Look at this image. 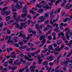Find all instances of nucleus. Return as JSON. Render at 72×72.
I'll use <instances>...</instances> for the list:
<instances>
[{"instance_id": "4c0bfd02", "label": "nucleus", "mask_w": 72, "mask_h": 72, "mask_svg": "<svg viewBox=\"0 0 72 72\" xmlns=\"http://www.w3.org/2000/svg\"><path fill=\"white\" fill-rule=\"evenodd\" d=\"M43 11V10H42L41 8L39 9V10L38 11V13H41V12H42Z\"/></svg>"}, {"instance_id": "ea45409f", "label": "nucleus", "mask_w": 72, "mask_h": 72, "mask_svg": "<svg viewBox=\"0 0 72 72\" xmlns=\"http://www.w3.org/2000/svg\"><path fill=\"white\" fill-rule=\"evenodd\" d=\"M30 13H32L33 14H35V12H34L32 10H30Z\"/></svg>"}, {"instance_id": "a19ab883", "label": "nucleus", "mask_w": 72, "mask_h": 72, "mask_svg": "<svg viewBox=\"0 0 72 72\" xmlns=\"http://www.w3.org/2000/svg\"><path fill=\"white\" fill-rule=\"evenodd\" d=\"M28 44L29 45H30V46H34V44L32 43H29Z\"/></svg>"}, {"instance_id": "c85d7f7f", "label": "nucleus", "mask_w": 72, "mask_h": 72, "mask_svg": "<svg viewBox=\"0 0 72 72\" xmlns=\"http://www.w3.org/2000/svg\"><path fill=\"white\" fill-rule=\"evenodd\" d=\"M54 57V56L53 55H52L51 56H50L49 57H48L46 58L47 60H48V59H49L50 58H53Z\"/></svg>"}, {"instance_id": "5fc2aeb1", "label": "nucleus", "mask_w": 72, "mask_h": 72, "mask_svg": "<svg viewBox=\"0 0 72 72\" xmlns=\"http://www.w3.org/2000/svg\"><path fill=\"white\" fill-rule=\"evenodd\" d=\"M27 8V6L25 5L24 6V9H26Z\"/></svg>"}, {"instance_id": "9b49d317", "label": "nucleus", "mask_w": 72, "mask_h": 72, "mask_svg": "<svg viewBox=\"0 0 72 72\" xmlns=\"http://www.w3.org/2000/svg\"><path fill=\"white\" fill-rule=\"evenodd\" d=\"M28 31L30 33H32L34 35H35L36 33V32L33 31L32 29V28H30L28 30Z\"/></svg>"}, {"instance_id": "69168bd1", "label": "nucleus", "mask_w": 72, "mask_h": 72, "mask_svg": "<svg viewBox=\"0 0 72 72\" xmlns=\"http://www.w3.org/2000/svg\"><path fill=\"white\" fill-rule=\"evenodd\" d=\"M43 45H44V44H41L39 46V48H41L42 47V46Z\"/></svg>"}, {"instance_id": "4d7b16f0", "label": "nucleus", "mask_w": 72, "mask_h": 72, "mask_svg": "<svg viewBox=\"0 0 72 72\" xmlns=\"http://www.w3.org/2000/svg\"><path fill=\"white\" fill-rule=\"evenodd\" d=\"M40 42L39 41H37L35 42L36 44H40Z\"/></svg>"}, {"instance_id": "de8ad7c7", "label": "nucleus", "mask_w": 72, "mask_h": 72, "mask_svg": "<svg viewBox=\"0 0 72 72\" xmlns=\"http://www.w3.org/2000/svg\"><path fill=\"white\" fill-rule=\"evenodd\" d=\"M64 48L65 50H68V49H69V48H68V47L65 46V47Z\"/></svg>"}, {"instance_id": "4be33fe9", "label": "nucleus", "mask_w": 72, "mask_h": 72, "mask_svg": "<svg viewBox=\"0 0 72 72\" xmlns=\"http://www.w3.org/2000/svg\"><path fill=\"white\" fill-rule=\"evenodd\" d=\"M60 35H61V36H64V33H63V32H60L58 33V37L59 38V37H60Z\"/></svg>"}, {"instance_id": "dca6fc26", "label": "nucleus", "mask_w": 72, "mask_h": 72, "mask_svg": "<svg viewBox=\"0 0 72 72\" xmlns=\"http://www.w3.org/2000/svg\"><path fill=\"white\" fill-rule=\"evenodd\" d=\"M69 3L67 4L65 7V8L66 9H69V8H71V7L72 6V5H71L70 6H69Z\"/></svg>"}, {"instance_id": "7ed1b4c3", "label": "nucleus", "mask_w": 72, "mask_h": 72, "mask_svg": "<svg viewBox=\"0 0 72 72\" xmlns=\"http://www.w3.org/2000/svg\"><path fill=\"white\" fill-rule=\"evenodd\" d=\"M26 24H27V22H25V23H21V25L22 26H19V24H16L15 27H17V28H19L21 30L22 29L23 26H24V28L26 27Z\"/></svg>"}, {"instance_id": "2f4dec72", "label": "nucleus", "mask_w": 72, "mask_h": 72, "mask_svg": "<svg viewBox=\"0 0 72 72\" xmlns=\"http://www.w3.org/2000/svg\"><path fill=\"white\" fill-rule=\"evenodd\" d=\"M52 14H53V12H52L51 13H50V17L51 18H53L54 17V16H53L52 15Z\"/></svg>"}, {"instance_id": "bf43d9fd", "label": "nucleus", "mask_w": 72, "mask_h": 72, "mask_svg": "<svg viewBox=\"0 0 72 72\" xmlns=\"http://www.w3.org/2000/svg\"><path fill=\"white\" fill-rule=\"evenodd\" d=\"M23 44H24L23 42H21L20 43H19V44L21 45H23Z\"/></svg>"}, {"instance_id": "473e14b6", "label": "nucleus", "mask_w": 72, "mask_h": 72, "mask_svg": "<svg viewBox=\"0 0 72 72\" xmlns=\"http://www.w3.org/2000/svg\"><path fill=\"white\" fill-rule=\"evenodd\" d=\"M55 26H56V28H57L58 26V24H56L55 23L53 25V27H55Z\"/></svg>"}, {"instance_id": "8fccbe9b", "label": "nucleus", "mask_w": 72, "mask_h": 72, "mask_svg": "<svg viewBox=\"0 0 72 72\" xmlns=\"http://www.w3.org/2000/svg\"><path fill=\"white\" fill-rule=\"evenodd\" d=\"M60 58V57H58V58H57V60H56V62L57 63H58V60H59V59Z\"/></svg>"}, {"instance_id": "0e129e2a", "label": "nucleus", "mask_w": 72, "mask_h": 72, "mask_svg": "<svg viewBox=\"0 0 72 72\" xmlns=\"http://www.w3.org/2000/svg\"><path fill=\"white\" fill-rule=\"evenodd\" d=\"M7 32L8 33H10L11 32L10 30H8L7 31Z\"/></svg>"}, {"instance_id": "c756f323", "label": "nucleus", "mask_w": 72, "mask_h": 72, "mask_svg": "<svg viewBox=\"0 0 72 72\" xmlns=\"http://www.w3.org/2000/svg\"><path fill=\"white\" fill-rule=\"evenodd\" d=\"M12 50V49L11 48H7V51L8 52V53H9L10 51H11Z\"/></svg>"}, {"instance_id": "f3484780", "label": "nucleus", "mask_w": 72, "mask_h": 72, "mask_svg": "<svg viewBox=\"0 0 72 72\" xmlns=\"http://www.w3.org/2000/svg\"><path fill=\"white\" fill-rule=\"evenodd\" d=\"M64 46V45H61V47L59 49H55V50L56 51H60V49H62Z\"/></svg>"}, {"instance_id": "5701e85b", "label": "nucleus", "mask_w": 72, "mask_h": 72, "mask_svg": "<svg viewBox=\"0 0 72 72\" xmlns=\"http://www.w3.org/2000/svg\"><path fill=\"white\" fill-rule=\"evenodd\" d=\"M69 62V63H72V61L71 60V62L69 61V58H66V62H65V64H67V63H68Z\"/></svg>"}, {"instance_id": "2eb2a0df", "label": "nucleus", "mask_w": 72, "mask_h": 72, "mask_svg": "<svg viewBox=\"0 0 72 72\" xmlns=\"http://www.w3.org/2000/svg\"><path fill=\"white\" fill-rule=\"evenodd\" d=\"M10 37L9 38V40H8V41H7V43L8 44H10V43L11 42V43L12 44H13V42H13V41L12 40H10Z\"/></svg>"}, {"instance_id": "aec40b11", "label": "nucleus", "mask_w": 72, "mask_h": 72, "mask_svg": "<svg viewBox=\"0 0 72 72\" xmlns=\"http://www.w3.org/2000/svg\"><path fill=\"white\" fill-rule=\"evenodd\" d=\"M45 68H47L46 70H48V72H50V70H51V68L50 67V68H48V66H45Z\"/></svg>"}, {"instance_id": "cd10ccee", "label": "nucleus", "mask_w": 72, "mask_h": 72, "mask_svg": "<svg viewBox=\"0 0 72 72\" xmlns=\"http://www.w3.org/2000/svg\"><path fill=\"white\" fill-rule=\"evenodd\" d=\"M44 8L46 9H50V8H51V7H48V6L47 5L45 7H44Z\"/></svg>"}, {"instance_id": "864d4df0", "label": "nucleus", "mask_w": 72, "mask_h": 72, "mask_svg": "<svg viewBox=\"0 0 72 72\" xmlns=\"http://www.w3.org/2000/svg\"><path fill=\"white\" fill-rule=\"evenodd\" d=\"M62 39H63V40H66V39L65 38V37L64 36H63L62 37Z\"/></svg>"}, {"instance_id": "39448f33", "label": "nucleus", "mask_w": 72, "mask_h": 72, "mask_svg": "<svg viewBox=\"0 0 72 72\" xmlns=\"http://www.w3.org/2000/svg\"><path fill=\"white\" fill-rule=\"evenodd\" d=\"M45 27V25H44L43 24H42L40 26V27L39 28V24H37L35 25V27L36 28V29H37L39 31V33H40V34H41V32L40 30H39L38 29H39V28L41 29L43 27Z\"/></svg>"}, {"instance_id": "e2e57ef3", "label": "nucleus", "mask_w": 72, "mask_h": 72, "mask_svg": "<svg viewBox=\"0 0 72 72\" xmlns=\"http://www.w3.org/2000/svg\"><path fill=\"white\" fill-rule=\"evenodd\" d=\"M57 45L55 43H54L53 44V46L54 47H55V46H57Z\"/></svg>"}, {"instance_id": "49530a36", "label": "nucleus", "mask_w": 72, "mask_h": 72, "mask_svg": "<svg viewBox=\"0 0 72 72\" xmlns=\"http://www.w3.org/2000/svg\"><path fill=\"white\" fill-rule=\"evenodd\" d=\"M53 62H50L49 63V65L50 66H53Z\"/></svg>"}, {"instance_id": "b1692460", "label": "nucleus", "mask_w": 72, "mask_h": 72, "mask_svg": "<svg viewBox=\"0 0 72 72\" xmlns=\"http://www.w3.org/2000/svg\"><path fill=\"white\" fill-rule=\"evenodd\" d=\"M60 8H58V9L57 11H55L54 12V13L55 14H57V13H59L60 12Z\"/></svg>"}, {"instance_id": "1a4fd4ad", "label": "nucleus", "mask_w": 72, "mask_h": 72, "mask_svg": "<svg viewBox=\"0 0 72 72\" xmlns=\"http://www.w3.org/2000/svg\"><path fill=\"white\" fill-rule=\"evenodd\" d=\"M69 17H70L69 19L67 18H66L63 20L64 22H67L68 20V21H70V20H71V19H72V16H70Z\"/></svg>"}, {"instance_id": "a211bd4d", "label": "nucleus", "mask_w": 72, "mask_h": 72, "mask_svg": "<svg viewBox=\"0 0 72 72\" xmlns=\"http://www.w3.org/2000/svg\"><path fill=\"white\" fill-rule=\"evenodd\" d=\"M58 21V20L56 19V20H53L52 21V20H51L50 21V23H51V24H53V23H54V22H57V21Z\"/></svg>"}, {"instance_id": "f257e3e1", "label": "nucleus", "mask_w": 72, "mask_h": 72, "mask_svg": "<svg viewBox=\"0 0 72 72\" xmlns=\"http://www.w3.org/2000/svg\"><path fill=\"white\" fill-rule=\"evenodd\" d=\"M13 60H14L13 59H10V60L9 63L10 64L12 65H15V64H18L19 65L20 64L21 62H23V59H21L20 60V62H19V60H17L15 62V63L13 64Z\"/></svg>"}, {"instance_id": "6ab92c4d", "label": "nucleus", "mask_w": 72, "mask_h": 72, "mask_svg": "<svg viewBox=\"0 0 72 72\" xmlns=\"http://www.w3.org/2000/svg\"><path fill=\"white\" fill-rule=\"evenodd\" d=\"M50 27H52V26L48 25L47 26V27H46V28L44 29V31H46V30H48V28H50Z\"/></svg>"}, {"instance_id": "603ef678", "label": "nucleus", "mask_w": 72, "mask_h": 72, "mask_svg": "<svg viewBox=\"0 0 72 72\" xmlns=\"http://www.w3.org/2000/svg\"><path fill=\"white\" fill-rule=\"evenodd\" d=\"M35 52L32 53H31V55H32V56H33L35 55Z\"/></svg>"}, {"instance_id": "052dcab7", "label": "nucleus", "mask_w": 72, "mask_h": 72, "mask_svg": "<svg viewBox=\"0 0 72 72\" xmlns=\"http://www.w3.org/2000/svg\"><path fill=\"white\" fill-rule=\"evenodd\" d=\"M27 17L29 18H31V15H28L27 16Z\"/></svg>"}, {"instance_id": "c9c22d12", "label": "nucleus", "mask_w": 72, "mask_h": 72, "mask_svg": "<svg viewBox=\"0 0 72 72\" xmlns=\"http://www.w3.org/2000/svg\"><path fill=\"white\" fill-rule=\"evenodd\" d=\"M59 2H62V1L60 0L59 1H56V3H55V5L57 6V3H59Z\"/></svg>"}, {"instance_id": "774afa93", "label": "nucleus", "mask_w": 72, "mask_h": 72, "mask_svg": "<svg viewBox=\"0 0 72 72\" xmlns=\"http://www.w3.org/2000/svg\"><path fill=\"white\" fill-rule=\"evenodd\" d=\"M62 15H64V14H65V13L64 12H62Z\"/></svg>"}, {"instance_id": "09e8293b", "label": "nucleus", "mask_w": 72, "mask_h": 72, "mask_svg": "<svg viewBox=\"0 0 72 72\" xmlns=\"http://www.w3.org/2000/svg\"><path fill=\"white\" fill-rule=\"evenodd\" d=\"M3 22H1V23H0V28H1L2 27H3Z\"/></svg>"}, {"instance_id": "3c124183", "label": "nucleus", "mask_w": 72, "mask_h": 72, "mask_svg": "<svg viewBox=\"0 0 72 72\" xmlns=\"http://www.w3.org/2000/svg\"><path fill=\"white\" fill-rule=\"evenodd\" d=\"M56 35V34L55 33H52V36H55Z\"/></svg>"}, {"instance_id": "a18cd8bd", "label": "nucleus", "mask_w": 72, "mask_h": 72, "mask_svg": "<svg viewBox=\"0 0 72 72\" xmlns=\"http://www.w3.org/2000/svg\"><path fill=\"white\" fill-rule=\"evenodd\" d=\"M15 46H16V47H17V48L19 47V45L18 44H17V43H15L14 44Z\"/></svg>"}, {"instance_id": "a878e982", "label": "nucleus", "mask_w": 72, "mask_h": 72, "mask_svg": "<svg viewBox=\"0 0 72 72\" xmlns=\"http://www.w3.org/2000/svg\"><path fill=\"white\" fill-rule=\"evenodd\" d=\"M26 15H27V13H25L24 14H22L21 15V16L22 18H24L26 17Z\"/></svg>"}, {"instance_id": "4468645a", "label": "nucleus", "mask_w": 72, "mask_h": 72, "mask_svg": "<svg viewBox=\"0 0 72 72\" xmlns=\"http://www.w3.org/2000/svg\"><path fill=\"white\" fill-rule=\"evenodd\" d=\"M24 58L25 59H27L28 61H32V60H33V58L30 59L29 58L26 56H24Z\"/></svg>"}, {"instance_id": "bb28decb", "label": "nucleus", "mask_w": 72, "mask_h": 72, "mask_svg": "<svg viewBox=\"0 0 72 72\" xmlns=\"http://www.w3.org/2000/svg\"><path fill=\"white\" fill-rule=\"evenodd\" d=\"M48 51V49L47 48H46L45 50H43L42 51V53H45Z\"/></svg>"}, {"instance_id": "7c9ffc66", "label": "nucleus", "mask_w": 72, "mask_h": 72, "mask_svg": "<svg viewBox=\"0 0 72 72\" xmlns=\"http://www.w3.org/2000/svg\"><path fill=\"white\" fill-rule=\"evenodd\" d=\"M17 37H15L13 38V40H14V42H17V40H16L17 39Z\"/></svg>"}, {"instance_id": "20e7f679", "label": "nucleus", "mask_w": 72, "mask_h": 72, "mask_svg": "<svg viewBox=\"0 0 72 72\" xmlns=\"http://www.w3.org/2000/svg\"><path fill=\"white\" fill-rule=\"evenodd\" d=\"M32 36V34L31 33L30 35H29L28 37L27 38H26L25 35H23L21 33L19 35V37H22L23 39L24 40H26L27 39V40H28L29 39V38L30 37V36Z\"/></svg>"}, {"instance_id": "f704fd0d", "label": "nucleus", "mask_w": 72, "mask_h": 72, "mask_svg": "<svg viewBox=\"0 0 72 72\" xmlns=\"http://www.w3.org/2000/svg\"><path fill=\"white\" fill-rule=\"evenodd\" d=\"M43 65H47L48 64V63L47 61H45L43 63Z\"/></svg>"}, {"instance_id": "79ce46f5", "label": "nucleus", "mask_w": 72, "mask_h": 72, "mask_svg": "<svg viewBox=\"0 0 72 72\" xmlns=\"http://www.w3.org/2000/svg\"><path fill=\"white\" fill-rule=\"evenodd\" d=\"M47 1H48V0H47ZM50 1L51 3H55V0H49Z\"/></svg>"}, {"instance_id": "0eeeda50", "label": "nucleus", "mask_w": 72, "mask_h": 72, "mask_svg": "<svg viewBox=\"0 0 72 72\" xmlns=\"http://www.w3.org/2000/svg\"><path fill=\"white\" fill-rule=\"evenodd\" d=\"M66 37L67 39L68 40L69 39V36H71V35H72V33L71 32H66Z\"/></svg>"}, {"instance_id": "423d86ee", "label": "nucleus", "mask_w": 72, "mask_h": 72, "mask_svg": "<svg viewBox=\"0 0 72 72\" xmlns=\"http://www.w3.org/2000/svg\"><path fill=\"white\" fill-rule=\"evenodd\" d=\"M35 68H36V66H31L30 67V69L31 70V72H34L35 70ZM35 72H39V71L37 69H36L35 71Z\"/></svg>"}, {"instance_id": "338daca9", "label": "nucleus", "mask_w": 72, "mask_h": 72, "mask_svg": "<svg viewBox=\"0 0 72 72\" xmlns=\"http://www.w3.org/2000/svg\"><path fill=\"white\" fill-rule=\"evenodd\" d=\"M54 30L55 31H56V32H59L58 31V29H57L56 28L54 29Z\"/></svg>"}, {"instance_id": "c03bdc74", "label": "nucleus", "mask_w": 72, "mask_h": 72, "mask_svg": "<svg viewBox=\"0 0 72 72\" xmlns=\"http://www.w3.org/2000/svg\"><path fill=\"white\" fill-rule=\"evenodd\" d=\"M48 14H45L44 15V18H46V17H48Z\"/></svg>"}, {"instance_id": "72a5a7b5", "label": "nucleus", "mask_w": 72, "mask_h": 72, "mask_svg": "<svg viewBox=\"0 0 72 72\" xmlns=\"http://www.w3.org/2000/svg\"><path fill=\"white\" fill-rule=\"evenodd\" d=\"M52 39V37H51V36H49L48 37V40H51V39Z\"/></svg>"}, {"instance_id": "13d9d810", "label": "nucleus", "mask_w": 72, "mask_h": 72, "mask_svg": "<svg viewBox=\"0 0 72 72\" xmlns=\"http://www.w3.org/2000/svg\"><path fill=\"white\" fill-rule=\"evenodd\" d=\"M23 41L24 44H26V43H27V40H23Z\"/></svg>"}, {"instance_id": "680f3d73", "label": "nucleus", "mask_w": 72, "mask_h": 72, "mask_svg": "<svg viewBox=\"0 0 72 72\" xmlns=\"http://www.w3.org/2000/svg\"><path fill=\"white\" fill-rule=\"evenodd\" d=\"M63 25H64V24H63L62 23H61L60 25V27H61V26H63Z\"/></svg>"}, {"instance_id": "9d476101", "label": "nucleus", "mask_w": 72, "mask_h": 72, "mask_svg": "<svg viewBox=\"0 0 72 72\" xmlns=\"http://www.w3.org/2000/svg\"><path fill=\"white\" fill-rule=\"evenodd\" d=\"M44 19L45 18H44V17H43V16H41L39 18V19H41V20L38 21V23H39V22H43V21H44Z\"/></svg>"}, {"instance_id": "6e6d98bb", "label": "nucleus", "mask_w": 72, "mask_h": 72, "mask_svg": "<svg viewBox=\"0 0 72 72\" xmlns=\"http://www.w3.org/2000/svg\"><path fill=\"white\" fill-rule=\"evenodd\" d=\"M70 45H71V44H70V43H67L66 44V45H68L69 47H70Z\"/></svg>"}, {"instance_id": "f8f14e48", "label": "nucleus", "mask_w": 72, "mask_h": 72, "mask_svg": "<svg viewBox=\"0 0 72 72\" xmlns=\"http://www.w3.org/2000/svg\"><path fill=\"white\" fill-rule=\"evenodd\" d=\"M37 57H38V59L39 60L38 61V62H39V64H41V62L42 61V60L40 59V56L39 55H37Z\"/></svg>"}, {"instance_id": "f03ea898", "label": "nucleus", "mask_w": 72, "mask_h": 72, "mask_svg": "<svg viewBox=\"0 0 72 72\" xmlns=\"http://www.w3.org/2000/svg\"><path fill=\"white\" fill-rule=\"evenodd\" d=\"M7 9H8V7H6L3 8L1 12V15H4V14H5L6 15H9V14H10V11H6L5 12H4V10H6Z\"/></svg>"}, {"instance_id": "e433bc0d", "label": "nucleus", "mask_w": 72, "mask_h": 72, "mask_svg": "<svg viewBox=\"0 0 72 72\" xmlns=\"http://www.w3.org/2000/svg\"><path fill=\"white\" fill-rule=\"evenodd\" d=\"M13 14L14 15V19H15L16 17L15 15H16V14H17V13H16V12H14Z\"/></svg>"}, {"instance_id": "393cba45", "label": "nucleus", "mask_w": 72, "mask_h": 72, "mask_svg": "<svg viewBox=\"0 0 72 72\" xmlns=\"http://www.w3.org/2000/svg\"><path fill=\"white\" fill-rule=\"evenodd\" d=\"M45 37L44 35H42V36H41L39 39V40L41 41L42 39H44Z\"/></svg>"}, {"instance_id": "412c9836", "label": "nucleus", "mask_w": 72, "mask_h": 72, "mask_svg": "<svg viewBox=\"0 0 72 72\" xmlns=\"http://www.w3.org/2000/svg\"><path fill=\"white\" fill-rule=\"evenodd\" d=\"M11 7L12 9V11H13L14 12H15V11H17V10L14 9V5L13 4H12L11 6Z\"/></svg>"}, {"instance_id": "58836bf2", "label": "nucleus", "mask_w": 72, "mask_h": 72, "mask_svg": "<svg viewBox=\"0 0 72 72\" xmlns=\"http://www.w3.org/2000/svg\"><path fill=\"white\" fill-rule=\"evenodd\" d=\"M26 48V46H23L22 47H20L19 49H25Z\"/></svg>"}, {"instance_id": "ddd939ff", "label": "nucleus", "mask_w": 72, "mask_h": 72, "mask_svg": "<svg viewBox=\"0 0 72 72\" xmlns=\"http://www.w3.org/2000/svg\"><path fill=\"white\" fill-rule=\"evenodd\" d=\"M48 51L49 52H50V50H53V46L51 45H50V46H48Z\"/></svg>"}, {"instance_id": "37998d69", "label": "nucleus", "mask_w": 72, "mask_h": 72, "mask_svg": "<svg viewBox=\"0 0 72 72\" xmlns=\"http://www.w3.org/2000/svg\"><path fill=\"white\" fill-rule=\"evenodd\" d=\"M10 16H9L6 17V21H8V19H10Z\"/></svg>"}, {"instance_id": "6e6552de", "label": "nucleus", "mask_w": 72, "mask_h": 72, "mask_svg": "<svg viewBox=\"0 0 72 72\" xmlns=\"http://www.w3.org/2000/svg\"><path fill=\"white\" fill-rule=\"evenodd\" d=\"M12 0L14 1L15 2H16V3H17V4L16 5V7L17 8V9H21V8H22V6H20V5H19L18 4V1H17V0Z\"/></svg>"}]
</instances>
